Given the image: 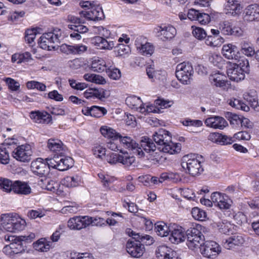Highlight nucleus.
I'll return each mask as SVG.
<instances>
[{
	"mask_svg": "<svg viewBox=\"0 0 259 259\" xmlns=\"http://www.w3.org/2000/svg\"><path fill=\"white\" fill-rule=\"evenodd\" d=\"M152 137L157 144V147L152 139L148 137H142L140 141V146L139 147V145L137 149L140 148L142 151L151 153L157 148L159 151L170 154L177 153L181 150V144L173 143L169 132L164 129L159 130L153 134Z\"/></svg>",
	"mask_w": 259,
	"mask_h": 259,
	"instance_id": "obj_1",
	"label": "nucleus"
},
{
	"mask_svg": "<svg viewBox=\"0 0 259 259\" xmlns=\"http://www.w3.org/2000/svg\"><path fill=\"white\" fill-rule=\"evenodd\" d=\"M209 230L205 227L196 224L186 231L187 245L191 249L199 247L205 240Z\"/></svg>",
	"mask_w": 259,
	"mask_h": 259,
	"instance_id": "obj_2",
	"label": "nucleus"
},
{
	"mask_svg": "<svg viewBox=\"0 0 259 259\" xmlns=\"http://www.w3.org/2000/svg\"><path fill=\"white\" fill-rule=\"evenodd\" d=\"M79 5L84 10L80 12V14L87 20L98 21L104 18L101 7L96 2H81Z\"/></svg>",
	"mask_w": 259,
	"mask_h": 259,
	"instance_id": "obj_3",
	"label": "nucleus"
},
{
	"mask_svg": "<svg viewBox=\"0 0 259 259\" xmlns=\"http://www.w3.org/2000/svg\"><path fill=\"white\" fill-rule=\"evenodd\" d=\"M61 37V30L55 29L52 31L43 33L40 37L38 44L42 49L51 51L56 49L55 45L60 43Z\"/></svg>",
	"mask_w": 259,
	"mask_h": 259,
	"instance_id": "obj_4",
	"label": "nucleus"
},
{
	"mask_svg": "<svg viewBox=\"0 0 259 259\" xmlns=\"http://www.w3.org/2000/svg\"><path fill=\"white\" fill-rule=\"evenodd\" d=\"M203 159V157H195V155H187L183 157L182 166L184 168H186L188 172L193 176H195L200 174L203 171V168L201 165V161L198 158Z\"/></svg>",
	"mask_w": 259,
	"mask_h": 259,
	"instance_id": "obj_5",
	"label": "nucleus"
},
{
	"mask_svg": "<svg viewBox=\"0 0 259 259\" xmlns=\"http://www.w3.org/2000/svg\"><path fill=\"white\" fill-rule=\"evenodd\" d=\"M193 73L192 65L189 62H184L177 66L176 75L184 84H190Z\"/></svg>",
	"mask_w": 259,
	"mask_h": 259,
	"instance_id": "obj_6",
	"label": "nucleus"
},
{
	"mask_svg": "<svg viewBox=\"0 0 259 259\" xmlns=\"http://www.w3.org/2000/svg\"><path fill=\"white\" fill-rule=\"evenodd\" d=\"M240 66L235 65L227 69V75L230 80L238 82L244 79L245 73L249 71V62L246 60L243 64L240 63Z\"/></svg>",
	"mask_w": 259,
	"mask_h": 259,
	"instance_id": "obj_7",
	"label": "nucleus"
},
{
	"mask_svg": "<svg viewBox=\"0 0 259 259\" xmlns=\"http://www.w3.org/2000/svg\"><path fill=\"white\" fill-rule=\"evenodd\" d=\"M199 247L201 254L207 258H215L221 252V246L215 241L205 240Z\"/></svg>",
	"mask_w": 259,
	"mask_h": 259,
	"instance_id": "obj_8",
	"label": "nucleus"
},
{
	"mask_svg": "<svg viewBox=\"0 0 259 259\" xmlns=\"http://www.w3.org/2000/svg\"><path fill=\"white\" fill-rule=\"evenodd\" d=\"M157 36L163 41L170 40L177 33L176 29L170 24H161L154 28Z\"/></svg>",
	"mask_w": 259,
	"mask_h": 259,
	"instance_id": "obj_9",
	"label": "nucleus"
},
{
	"mask_svg": "<svg viewBox=\"0 0 259 259\" xmlns=\"http://www.w3.org/2000/svg\"><path fill=\"white\" fill-rule=\"evenodd\" d=\"M210 198L214 205L219 207L221 209L230 208L232 203V201L228 196L219 192L212 193Z\"/></svg>",
	"mask_w": 259,
	"mask_h": 259,
	"instance_id": "obj_10",
	"label": "nucleus"
},
{
	"mask_svg": "<svg viewBox=\"0 0 259 259\" xmlns=\"http://www.w3.org/2000/svg\"><path fill=\"white\" fill-rule=\"evenodd\" d=\"M1 222V230H5L11 233L15 232V230L16 229V213H10L2 214Z\"/></svg>",
	"mask_w": 259,
	"mask_h": 259,
	"instance_id": "obj_11",
	"label": "nucleus"
},
{
	"mask_svg": "<svg viewBox=\"0 0 259 259\" xmlns=\"http://www.w3.org/2000/svg\"><path fill=\"white\" fill-rule=\"evenodd\" d=\"M90 217L78 216L71 218L68 221V227L72 230H81L90 225Z\"/></svg>",
	"mask_w": 259,
	"mask_h": 259,
	"instance_id": "obj_12",
	"label": "nucleus"
},
{
	"mask_svg": "<svg viewBox=\"0 0 259 259\" xmlns=\"http://www.w3.org/2000/svg\"><path fill=\"white\" fill-rule=\"evenodd\" d=\"M126 248L127 252L134 257H140L145 252L144 244L137 240H128Z\"/></svg>",
	"mask_w": 259,
	"mask_h": 259,
	"instance_id": "obj_13",
	"label": "nucleus"
},
{
	"mask_svg": "<svg viewBox=\"0 0 259 259\" xmlns=\"http://www.w3.org/2000/svg\"><path fill=\"white\" fill-rule=\"evenodd\" d=\"M31 169L34 174L40 177L45 176L49 172L48 165L41 158H37L32 161Z\"/></svg>",
	"mask_w": 259,
	"mask_h": 259,
	"instance_id": "obj_14",
	"label": "nucleus"
},
{
	"mask_svg": "<svg viewBox=\"0 0 259 259\" xmlns=\"http://www.w3.org/2000/svg\"><path fill=\"white\" fill-rule=\"evenodd\" d=\"M33 151L29 144H25L17 146V161L28 163L32 159Z\"/></svg>",
	"mask_w": 259,
	"mask_h": 259,
	"instance_id": "obj_15",
	"label": "nucleus"
},
{
	"mask_svg": "<svg viewBox=\"0 0 259 259\" xmlns=\"http://www.w3.org/2000/svg\"><path fill=\"white\" fill-rule=\"evenodd\" d=\"M120 143L125 148L134 150V152L139 156L142 157L144 156V152L140 149H137L139 144L131 137L128 136H122L118 137Z\"/></svg>",
	"mask_w": 259,
	"mask_h": 259,
	"instance_id": "obj_16",
	"label": "nucleus"
},
{
	"mask_svg": "<svg viewBox=\"0 0 259 259\" xmlns=\"http://www.w3.org/2000/svg\"><path fill=\"white\" fill-rule=\"evenodd\" d=\"M169 240L175 244H178L185 240L186 231L181 226L174 225L171 228Z\"/></svg>",
	"mask_w": 259,
	"mask_h": 259,
	"instance_id": "obj_17",
	"label": "nucleus"
},
{
	"mask_svg": "<svg viewBox=\"0 0 259 259\" xmlns=\"http://www.w3.org/2000/svg\"><path fill=\"white\" fill-rule=\"evenodd\" d=\"M243 19L245 21L252 22L259 20V4H252L245 9Z\"/></svg>",
	"mask_w": 259,
	"mask_h": 259,
	"instance_id": "obj_18",
	"label": "nucleus"
},
{
	"mask_svg": "<svg viewBox=\"0 0 259 259\" xmlns=\"http://www.w3.org/2000/svg\"><path fill=\"white\" fill-rule=\"evenodd\" d=\"M5 239L10 243L4 246L3 252L7 256L14 258L16 254V236L7 235L5 236Z\"/></svg>",
	"mask_w": 259,
	"mask_h": 259,
	"instance_id": "obj_19",
	"label": "nucleus"
},
{
	"mask_svg": "<svg viewBox=\"0 0 259 259\" xmlns=\"http://www.w3.org/2000/svg\"><path fill=\"white\" fill-rule=\"evenodd\" d=\"M155 254L158 259H178L176 252L165 245L158 246L156 249Z\"/></svg>",
	"mask_w": 259,
	"mask_h": 259,
	"instance_id": "obj_20",
	"label": "nucleus"
},
{
	"mask_svg": "<svg viewBox=\"0 0 259 259\" xmlns=\"http://www.w3.org/2000/svg\"><path fill=\"white\" fill-rule=\"evenodd\" d=\"M6 144L8 145L7 148L5 147L4 146H0V162L4 164L8 163L10 158L9 154V150H12L11 146H13L14 150L12 152V156L14 158H16V152L15 150L16 143L14 141L12 143L7 142Z\"/></svg>",
	"mask_w": 259,
	"mask_h": 259,
	"instance_id": "obj_21",
	"label": "nucleus"
},
{
	"mask_svg": "<svg viewBox=\"0 0 259 259\" xmlns=\"http://www.w3.org/2000/svg\"><path fill=\"white\" fill-rule=\"evenodd\" d=\"M206 126L214 128L223 130L228 125L226 120L221 116H214L206 118L205 120Z\"/></svg>",
	"mask_w": 259,
	"mask_h": 259,
	"instance_id": "obj_22",
	"label": "nucleus"
},
{
	"mask_svg": "<svg viewBox=\"0 0 259 259\" xmlns=\"http://www.w3.org/2000/svg\"><path fill=\"white\" fill-rule=\"evenodd\" d=\"M33 122L40 124H48L52 121V116L47 112L32 111L30 115Z\"/></svg>",
	"mask_w": 259,
	"mask_h": 259,
	"instance_id": "obj_23",
	"label": "nucleus"
},
{
	"mask_svg": "<svg viewBox=\"0 0 259 259\" xmlns=\"http://www.w3.org/2000/svg\"><path fill=\"white\" fill-rule=\"evenodd\" d=\"M35 236L32 233L27 235L17 236V254L25 252L27 244L31 243Z\"/></svg>",
	"mask_w": 259,
	"mask_h": 259,
	"instance_id": "obj_24",
	"label": "nucleus"
},
{
	"mask_svg": "<svg viewBox=\"0 0 259 259\" xmlns=\"http://www.w3.org/2000/svg\"><path fill=\"white\" fill-rule=\"evenodd\" d=\"M241 9L242 7L238 1L229 0L225 5V11L226 14L235 16L241 13Z\"/></svg>",
	"mask_w": 259,
	"mask_h": 259,
	"instance_id": "obj_25",
	"label": "nucleus"
},
{
	"mask_svg": "<svg viewBox=\"0 0 259 259\" xmlns=\"http://www.w3.org/2000/svg\"><path fill=\"white\" fill-rule=\"evenodd\" d=\"M209 80L212 85L217 87L225 89L227 87V81L226 80V76L220 73H215L209 76Z\"/></svg>",
	"mask_w": 259,
	"mask_h": 259,
	"instance_id": "obj_26",
	"label": "nucleus"
},
{
	"mask_svg": "<svg viewBox=\"0 0 259 259\" xmlns=\"http://www.w3.org/2000/svg\"><path fill=\"white\" fill-rule=\"evenodd\" d=\"M139 38L135 41V45L139 52L145 56H151L154 52V47L149 42L142 44L140 42Z\"/></svg>",
	"mask_w": 259,
	"mask_h": 259,
	"instance_id": "obj_27",
	"label": "nucleus"
},
{
	"mask_svg": "<svg viewBox=\"0 0 259 259\" xmlns=\"http://www.w3.org/2000/svg\"><path fill=\"white\" fill-rule=\"evenodd\" d=\"M63 154V152H61L59 154V163L57 167L60 171H64L68 169L69 167H72L73 164L72 158L65 156Z\"/></svg>",
	"mask_w": 259,
	"mask_h": 259,
	"instance_id": "obj_28",
	"label": "nucleus"
},
{
	"mask_svg": "<svg viewBox=\"0 0 259 259\" xmlns=\"http://www.w3.org/2000/svg\"><path fill=\"white\" fill-rule=\"evenodd\" d=\"M0 189L7 193L13 191L16 193V181L12 182L8 179L1 178Z\"/></svg>",
	"mask_w": 259,
	"mask_h": 259,
	"instance_id": "obj_29",
	"label": "nucleus"
},
{
	"mask_svg": "<svg viewBox=\"0 0 259 259\" xmlns=\"http://www.w3.org/2000/svg\"><path fill=\"white\" fill-rule=\"evenodd\" d=\"M237 47L232 44L224 45L222 49V53L224 56L228 59L237 60L238 55L236 54Z\"/></svg>",
	"mask_w": 259,
	"mask_h": 259,
	"instance_id": "obj_30",
	"label": "nucleus"
},
{
	"mask_svg": "<svg viewBox=\"0 0 259 259\" xmlns=\"http://www.w3.org/2000/svg\"><path fill=\"white\" fill-rule=\"evenodd\" d=\"M240 53L247 57H252L255 54L253 45L246 40L242 41L239 45Z\"/></svg>",
	"mask_w": 259,
	"mask_h": 259,
	"instance_id": "obj_31",
	"label": "nucleus"
},
{
	"mask_svg": "<svg viewBox=\"0 0 259 259\" xmlns=\"http://www.w3.org/2000/svg\"><path fill=\"white\" fill-rule=\"evenodd\" d=\"M81 183V178L78 175L66 177L62 181L63 185L68 188L75 187Z\"/></svg>",
	"mask_w": 259,
	"mask_h": 259,
	"instance_id": "obj_32",
	"label": "nucleus"
},
{
	"mask_svg": "<svg viewBox=\"0 0 259 259\" xmlns=\"http://www.w3.org/2000/svg\"><path fill=\"white\" fill-rule=\"evenodd\" d=\"M243 238L239 235L235 234L226 239L224 243V247L227 249L232 248L234 246L239 245L243 243Z\"/></svg>",
	"mask_w": 259,
	"mask_h": 259,
	"instance_id": "obj_33",
	"label": "nucleus"
},
{
	"mask_svg": "<svg viewBox=\"0 0 259 259\" xmlns=\"http://www.w3.org/2000/svg\"><path fill=\"white\" fill-rule=\"evenodd\" d=\"M33 248L39 252H47L51 246V242L47 241L46 238L38 239L33 243Z\"/></svg>",
	"mask_w": 259,
	"mask_h": 259,
	"instance_id": "obj_34",
	"label": "nucleus"
},
{
	"mask_svg": "<svg viewBox=\"0 0 259 259\" xmlns=\"http://www.w3.org/2000/svg\"><path fill=\"white\" fill-rule=\"evenodd\" d=\"M110 63L107 64L102 58H95L91 64V68L94 71L102 72L107 70V67Z\"/></svg>",
	"mask_w": 259,
	"mask_h": 259,
	"instance_id": "obj_35",
	"label": "nucleus"
},
{
	"mask_svg": "<svg viewBox=\"0 0 259 259\" xmlns=\"http://www.w3.org/2000/svg\"><path fill=\"white\" fill-rule=\"evenodd\" d=\"M101 134L105 138L112 140H117L120 137V134L116 132L113 128L108 126H102L100 129Z\"/></svg>",
	"mask_w": 259,
	"mask_h": 259,
	"instance_id": "obj_36",
	"label": "nucleus"
},
{
	"mask_svg": "<svg viewBox=\"0 0 259 259\" xmlns=\"http://www.w3.org/2000/svg\"><path fill=\"white\" fill-rule=\"evenodd\" d=\"M63 145L62 142L58 139H50L48 141L47 147L50 151L53 152L57 153L58 152L60 153L63 152Z\"/></svg>",
	"mask_w": 259,
	"mask_h": 259,
	"instance_id": "obj_37",
	"label": "nucleus"
},
{
	"mask_svg": "<svg viewBox=\"0 0 259 259\" xmlns=\"http://www.w3.org/2000/svg\"><path fill=\"white\" fill-rule=\"evenodd\" d=\"M171 229L163 222H158L155 224V231L160 237L168 235Z\"/></svg>",
	"mask_w": 259,
	"mask_h": 259,
	"instance_id": "obj_38",
	"label": "nucleus"
},
{
	"mask_svg": "<svg viewBox=\"0 0 259 259\" xmlns=\"http://www.w3.org/2000/svg\"><path fill=\"white\" fill-rule=\"evenodd\" d=\"M31 193V188L25 182L17 180V194L27 195Z\"/></svg>",
	"mask_w": 259,
	"mask_h": 259,
	"instance_id": "obj_39",
	"label": "nucleus"
},
{
	"mask_svg": "<svg viewBox=\"0 0 259 259\" xmlns=\"http://www.w3.org/2000/svg\"><path fill=\"white\" fill-rule=\"evenodd\" d=\"M224 41V38L219 36L209 35L205 40V44L212 47H218L221 46Z\"/></svg>",
	"mask_w": 259,
	"mask_h": 259,
	"instance_id": "obj_40",
	"label": "nucleus"
},
{
	"mask_svg": "<svg viewBox=\"0 0 259 259\" xmlns=\"http://www.w3.org/2000/svg\"><path fill=\"white\" fill-rule=\"evenodd\" d=\"M228 102L230 106L236 108V109H241L245 111H248L249 110L248 106L246 105L245 103L238 99H231L228 100Z\"/></svg>",
	"mask_w": 259,
	"mask_h": 259,
	"instance_id": "obj_41",
	"label": "nucleus"
},
{
	"mask_svg": "<svg viewBox=\"0 0 259 259\" xmlns=\"http://www.w3.org/2000/svg\"><path fill=\"white\" fill-rule=\"evenodd\" d=\"M136 159L133 156L130 155L127 153L120 155L119 163H122L125 167H129L135 162Z\"/></svg>",
	"mask_w": 259,
	"mask_h": 259,
	"instance_id": "obj_42",
	"label": "nucleus"
},
{
	"mask_svg": "<svg viewBox=\"0 0 259 259\" xmlns=\"http://www.w3.org/2000/svg\"><path fill=\"white\" fill-rule=\"evenodd\" d=\"M233 27L231 23L229 21H224L220 23V30L224 35H231Z\"/></svg>",
	"mask_w": 259,
	"mask_h": 259,
	"instance_id": "obj_43",
	"label": "nucleus"
},
{
	"mask_svg": "<svg viewBox=\"0 0 259 259\" xmlns=\"http://www.w3.org/2000/svg\"><path fill=\"white\" fill-rule=\"evenodd\" d=\"M125 103L129 107L136 109L139 105H141L142 100L136 96H130L126 98Z\"/></svg>",
	"mask_w": 259,
	"mask_h": 259,
	"instance_id": "obj_44",
	"label": "nucleus"
},
{
	"mask_svg": "<svg viewBox=\"0 0 259 259\" xmlns=\"http://www.w3.org/2000/svg\"><path fill=\"white\" fill-rule=\"evenodd\" d=\"M106 72L108 76L114 80L119 79L121 76L120 71L118 68H112V66L110 64L107 67Z\"/></svg>",
	"mask_w": 259,
	"mask_h": 259,
	"instance_id": "obj_45",
	"label": "nucleus"
},
{
	"mask_svg": "<svg viewBox=\"0 0 259 259\" xmlns=\"http://www.w3.org/2000/svg\"><path fill=\"white\" fill-rule=\"evenodd\" d=\"M107 110L104 107H101L97 106H93L91 107L92 116L100 118L107 113Z\"/></svg>",
	"mask_w": 259,
	"mask_h": 259,
	"instance_id": "obj_46",
	"label": "nucleus"
},
{
	"mask_svg": "<svg viewBox=\"0 0 259 259\" xmlns=\"http://www.w3.org/2000/svg\"><path fill=\"white\" fill-rule=\"evenodd\" d=\"M26 87L28 89H36L40 91H45L46 89L45 84L34 80L28 81L26 83Z\"/></svg>",
	"mask_w": 259,
	"mask_h": 259,
	"instance_id": "obj_47",
	"label": "nucleus"
},
{
	"mask_svg": "<svg viewBox=\"0 0 259 259\" xmlns=\"http://www.w3.org/2000/svg\"><path fill=\"white\" fill-rule=\"evenodd\" d=\"M61 187L59 183L53 180H50L48 182L46 185V189L53 192H56L57 194L61 193L62 191L60 190Z\"/></svg>",
	"mask_w": 259,
	"mask_h": 259,
	"instance_id": "obj_48",
	"label": "nucleus"
},
{
	"mask_svg": "<svg viewBox=\"0 0 259 259\" xmlns=\"http://www.w3.org/2000/svg\"><path fill=\"white\" fill-rule=\"evenodd\" d=\"M193 217L195 219L199 221H203L206 218V212L202 210L194 207L192 209L191 211Z\"/></svg>",
	"mask_w": 259,
	"mask_h": 259,
	"instance_id": "obj_49",
	"label": "nucleus"
},
{
	"mask_svg": "<svg viewBox=\"0 0 259 259\" xmlns=\"http://www.w3.org/2000/svg\"><path fill=\"white\" fill-rule=\"evenodd\" d=\"M59 154H55L53 158H46L45 162L49 166V171L51 167L58 169L57 165L59 163Z\"/></svg>",
	"mask_w": 259,
	"mask_h": 259,
	"instance_id": "obj_50",
	"label": "nucleus"
},
{
	"mask_svg": "<svg viewBox=\"0 0 259 259\" xmlns=\"http://www.w3.org/2000/svg\"><path fill=\"white\" fill-rule=\"evenodd\" d=\"M37 33V28H33L31 30H27L25 32V40L29 44H31L34 41Z\"/></svg>",
	"mask_w": 259,
	"mask_h": 259,
	"instance_id": "obj_51",
	"label": "nucleus"
},
{
	"mask_svg": "<svg viewBox=\"0 0 259 259\" xmlns=\"http://www.w3.org/2000/svg\"><path fill=\"white\" fill-rule=\"evenodd\" d=\"M192 28L193 35L197 39H202L206 37V34L203 29L196 27L194 28V26H192Z\"/></svg>",
	"mask_w": 259,
	"mask_h": 259,
	"instance_id": "obj_52",
	"label": "nucleus"
},
{
	"mask_svg": "<svg viewBox=\"0 0 259 259\" xmlns=\"http://www.w3.org/2000/svg\"><path fill=\"white\" fill-rule=\"evenodd\" d=\"M94 155L97 157L102 158L106 154V149L103 146L98 145L95 146L93 149Z\"/></svg>",
	"mask_w": 259,
	"mask_h": 259,
	"instance_id": "obj_53",
	"label": "nucleus"
},
{
	"mask_svg": "<svg viewBox=\"0 0 259 259\" xmlns=\"http://www.w3.org/2000/svg\"><path fill=\"white\" fill-rule=\"evenodd\" d=\"M182 123L184 126H193L195 127H200L202 125V122L200 120H192L189 118H187L182 122Z\"/></svg>",
	"mask_w": 259,
	"mask_h": 259,
	"instance_id": "obj_54",
	"label": "nucleus"
},
{
	"mask_svg": "<svg viewBox=\"0 0 259 259\" xmlns=\"http://www.w3.org/2000/svg\"><path fill=\"white\" fill-rule=\"evenodd\" d=\"M60 51L61 52L69 54H75V48L73 46L63 44L60 46Z\"/></svg>",
	"mask_w": 259,
	"mask_h": 259,
	"instance_id": "obj_55",
	"label": "nucleus"
},
{
	"mask_svg": "<svg viewBox=\"0 0 259 259\" xmlns=\"http://www.w3.org/2000/svg\"><path fill=\"white\" fill-rule=\"evenodd\" d=\"M68 28L77 31L80 34L87 32L88 30V28L85 26L81 24V23H79L77 25H68Z\"/></svg>",
	"mask_w": 259,
	"mask_h": 259,
	"instance_id": "obj_56",
	"label": "nucleus"
},
{
	"mask_svg": "<svg viewBox=\"0 0 259 259\" xmlns=\"http://www.w3.org/2000/svg\"><path fill=\"white\" fill-rule=\"evenodd\" d=\"M222 59L221 56L216 53H210L208 55L209 61L215 66L218 65L219 63L222 61Z\"/></svg>",
	"mask_w": 259,
	"mask_h": 259,
	"instance_id": "obj_57",
	"label": "nucleus"
},
{
	"mask_svg": "<svg viewBox=\"0 0 259 259\" xmlns=\"http://www.w3.org/2000/svg\"><path fill=\"white\" fill-rule=\"evenodd\" d=\"M130 47L123 44H119L116 47V52L118 56H123L128 53Z\"/></svg>",
	"mask_w": 259,
	"mask_h": 259,
	"instance_id": "obj_58",
	"label": "nucleus"
},
{
	"mask_svg": "<svg viewBox=\"0 0 259 259\" xmlns=\"http://www.w3.org/2000/svg\"><path fill=\"white\" fill-rule=\"evenodd\" d=\"M181 180V178L178 173L167 172V181L177 183Z\"/></svg>",
	"mask_w": 259,
	"mask_h": 259,
	"instance_id": "obj_59",
	"label": "nucleus"
},
{
	"mask_svg": "<svg viewBox=\"0 0 259 259\" xmlns=\"http://www.w3.org/2000/svg\"><path fill=\"white\" fill-rule=\"evenodd\" d=\"M4 80L6 82V84L11 91H16V81L14 79L10 77L5 78Z\"/></svg>",
	"mask_w": 259,
	"mask_h": 259,
	"instance_id": "obj_60",
	"label": "nucleus"
},
{
	"mask_svg": "<svg viewBox=\"0 0 259 259\" xmlns=\"http://www.w3.org/2000/svg\"><path fill=\"white\" fill-rule=\"evenodd\" d=\"M98 175L103 185L105 187H108L109 184L112 182V179L109 176H105L103 173H99Z\"/></svg>",
	"mask_w": 259,
	"mask_h": 259,
	"instance_id": "obj_61",
	"label": "nucleus"
},
{
	"mask_svg": "<svg viewBox=\"0 0 259 259\" xmlns=\"http://www.w3.org/2000/svg\"><path fill=\"white\" fill-rule=\"evenodd\" d=\"M91 219H90L91 223L90 225H92L93 226H103L106 225V222L104 219L101 218H93L90 217Z\"/></svg>",
	"mask_w": 259,
	"mask_h": 259,
	"instance_id": "obj_62",
	"label": "nucleus"
},
{
	"mask_svg": "<svg viewBox=\"0 0 259 259\" xmlns=\"http://www.w3.org/2000/svg\"><path fill=\"white\" fill-rule=\"evenodd\" d=\"M120 155L117 153H112L107 157V161L111 164H116L119 163V158Z\"/></svg>",
	"mask_w": 259,
	"mask_h": 259,
	"instance_id": "obj_63",
	"label": "nucleus"
},
{
	"mask_svg": "<svg viewBox=\"0 0 259 259\" xmlns=\"http://www.w3.org/2000/svg\"><path fill=\"white\" fill-rule=\"evenodd\" d=\"M153 238L148 235H140L139 242L143 244H145L146 245H150L153 243Z\"/></svg>",
	"mask_w": 259,
	"mask_h": 259,
	"instance_id": "obj_64",
	"label": "nucleus"
}]
</instances>
